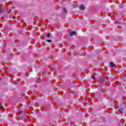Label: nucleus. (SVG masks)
Returning <instances> with one entry per match:
<instances>
[{"mask_svg": "<svg viewBox=\"0 0 126 126\" xmlns=\"http://www.w3.org/2000/svg\"><path fill=\"white\" fill-rule=\"evenodd\" d=\"M98 81L99 83H102V82H104V77H102L98 79Z\"/></svg>", "mask_w": 126, "mask_h": 126, "instance_id": "nucleus-1", "label": "nucleus"}, {"mask_svg": "<svg viewBox=\"0 0 126 126\" xmlns=\"http://www.w3.org/2000/svg\"><path fill=\"white\" fill-rule=\"evenodd\" d=\"M85 7H84V6H83V5H81L79 6V9H80V10H84Z\"/></svg>", "mask_w": 126, "mask_h": 126, "instance_id": "nucleus-2", "label": "nucleus"}, {"mask_svg": "<svg viewBox=\"0 0 126 126\" xmlns=\"http://www.w3.org/2000/svg\"><path fill=\"white\" fill-rule=\"evenodd\" d=\"M73 35H76V32H73L70 33L69 36H73Z\"/></svg>", "mask_w": 126, "mask_h": 126, "instance_id": "nucleus-3", "label": "nucleus"}, {"mask_svg": "<svg viewBox=\"0 0 126 126\" xmlns=\"http://www.w3.org/2000/svg\"><path fill=\"white\" fill-rule=\"evenodd\" d=\"M110 65H111V67H115V64H114V63H110Z\"/></svg>", "mask_w": 126, "mask_h": 126, "instance_id": "nucleus-4", "label": "nucleus"}, {"mask_svg": "<svg viewBox=\"0 0 126 126\" xmlns=\"http://www.w3.org/2000/svg\"><path fill=\"white\" fill-rule=\"evenodd\" d=\"M95 75H96V74L95 73H94V75L92 76V79H95Z\"/></svg>", "mask_w": 126, "mask_h": 126, "instance_id": "nucleus-5", "label": "nucleus"}, {"mask_svg": "<svg viewBox=\"0 0 126 126\" xmlns=\"http://www.w3.org/2000/svg\"><path fill=\"white\" fill-rule=\"evenodd\" d=\"M47 42H48V43H51V42H52V40H50V39H48L47 40Z\"/></svg>", "mask_w": 126, "mask_h": 126, "instance_id": "nucleus-6", "label": "nucleus"}, {"mask_svg": "<svg viewBox=\"0 0 126 126\" xmlns=\"http://www.w3.org/2000/svg\"><path fill=\"white\" fill-rule=\"evenodd\" d=\"M2 11V9L1 8H0V12H1Z\"/></svg>", "mask_w": 126, "mask_h": 126, "instance_id": "nucleus-7", "label": "nucleus"}, {"mask_svg": "<svg viewBox=\"0 0 126 126\" xmlns=\"http://www.w3.org/2000/svg\"><path fill=\"white\" fill-rule=\"evenodd\" d=\"M63 11H64V12H66V9H63Z\"/></svg>", "mask_w": 126, "mask_h": 126, "instance_id": "nucleus-8", "label": "nucleus"}, {"mask_svg": "<svg viewBox=\"0 0 126 126\" xmlns=\"http://www.w3.org/2000/svg\"><path fill=\"white\" fill-rule=\"evenodd\" d=\"M50 35H51V34L48 33V34H47V37H50Z\"/></svg>", "mask_w": 126, "mask_h": 126, "instance_id": "nucleus-9", "label": "nucleus"}, {"mask_svg": "<svg viewBox=\"0 0 126 126\" xmlns=\"http://www.w3.org/2000/svg\"><path fill=\"white\" fill-rule=\"evenodd\" d=\"M2 107V106H1V104H0V109H1V107Z\"/></svg>", "mask_w": 126, "mask_h": 126, "instance_id": "nucleus-10", "label": "nucleus"}, {"mask_svg": "<svg viewBox=\"0 0 126 126\" xmlns=\"http://www.w3.org/2000/svg\"><path fill=\"white\" fill-rule=\"evenodd\" d=\"M13 19H15V16H13Z\"/></svg>", "mask_w": 126, "mask_h": 126, "instance_id": "nucleus-11", "label": "nucleus"}, {"mask_svg": "<svg viewBox=\"0 0 126 126\" xmlns=\"http://www.w3.org/2000/svg\"><path fill=\"white\" fill-rule=\"evenodd\" d=\"M120 113H123V112H122V111H120Z\"/></svg>", "mask_w": 126, "mask_h": 126, "instance_id": "nucleus-12", "label": "nucleus"}]
</instances>
